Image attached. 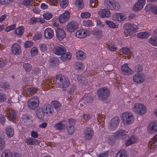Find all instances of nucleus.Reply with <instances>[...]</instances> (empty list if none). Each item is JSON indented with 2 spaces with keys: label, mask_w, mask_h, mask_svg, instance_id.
Here are the masks:
<instances>
[{
  "label": "nucleus",
  "mask_w": 157,
  "mask_h": 157,
  "mask_svg": "<svg viewBox=\"0 0 157 157\" xmlns=\"http://www.w3.org/2000/svg\"><path fill=\"white\" fill-rule=\"evenodd\" d=\"M55 84L58 87L62 88L63 90H65L64 88L68 87L70 84L68 78L60 75L56 76Z\"/></svg>",
  "instance_id": "f257e3e1"
},
{
  "label": "nucleus",
  "mask_w": 157,
  "mask_h": 157,
  "mask_svg": "<svg viewBox=\"0 0 157 157\" xmlns=\"http://www.w3.org/2000/svg\"><path fill=\"white\" fill-rule=\"evenodd\" d=\"M132 108L134 113L139 115L144 114L147 111L146 106L141 103H135L132 106Z\"/></svg>",
  "instance_id": "f03ea898"
},
{
  "label": "nucleus",
  "mask_w": 157,
  "mask_h": 157,
  "mask_svg": "<svg viewBox=\"0 0 157 157\" xmlns=\"http://www.w3.org/2000/svg\"><path fill=\"white\" fill-rule=\"evenodd\" d=\"M121 119L124 125L132 124L134 121V117L132 113L130 112H126L122 114Z\"/></svg>",
  "instance_id": "7ed1b4c3"
},
{
  "label": "nucleus",
  "mask_w": 157,
  "mask_h": 157,
  "mask_svg": "<svg viewBox=\"0 0 157 157\" xmlns=\"http://www.w3.org/2000/svg\"><path fill=\"white\" fill-rule=\"evenodd\" d=\"M104 3L106 7L111 10H117L120 9L119 3L114 0H105Z\"/></svg>",
  "instance_id": "20e7f679"
},
{
  "label": "nucleus",
  "mask_w": 157,
  "mask_h": 157,
  "mask_svg": "<svg viewBox=\"0 0 157 157\" xmlns=\"http://www.w3.org/2000/svg\"><path fill=\"white\" fill-rule=\"evenodd\" d=\"M128 133L127 132L124 130H119L114 133L113 135L110 137V139L115 140L124 139L128 136Z\"/></svg>",
  "instance_id": "39448f33"
},
{
  "label": "nucleus",
  "mask_w": 157,
  "mask_h": 157,
  "mask_svg": "<svg viewBox=\"0 0 157 157\" xmlns=\"http://www.w3.org/2000/svg\"><path fill=\"white\" fill-rule=\"evenodd\" d=\"M39 102V98L37 96H34L29 99L27 105L29 109H34L38 106Z\"/></svg>",
  "instance_id": "423d86ee"
},
{
  "label": "nucleus",
  "mask_w": 157,
  "mask_h": 157,
  "mask_svg": "<svg viewBox=\"0 0 157 157\" xmlns=\"http://www.w3.org/2000/svg\"><path fill=\"white\" fill-rule=\"evenodd\" d=\"M109 90L105 87L99 89L97 91V94L101 100H104L109 96Z\"/></svg>",
  "instance_id": "0eeeda50"
},
{
  "label": "nucleus",
  "mask_w": 157,
  "mask_h": 157,
  "mask_svg": "<svg viewBox=\"0 0 157 157\" xmlns=\"http://www.w3.org/2000/svg\"><path fill=\"white\" fill-rule=\"evenodd\" d=\"M124 33L126 36L130 35L131 32L138 29L136 25L129 23H126L124 25Z\"/></svg>",
  "instance_id": "6e6552de"
},
{
  "label": "nucleus",
  "mask_w": 157,
  "mask_h": 157,
  "mask_svg": "<svg viewBox=\"0 0 157 157\" xmlns=\"http://www.w3.org/2000/svg\"><path fill=\"white\" fill-rule=\"evenodd\" d=\"M120 122V119L119 117L115 116L112 118L110 121L108 128L110 130H113L116 129L118 126Z\"/></svg>",
  "instance_id": "1a4fd4ad"
},
{
  "label": "nucleus",
  "mask_w": 157,
  "mask_h": 157,
  "mask_svg": "<svg viewBox=\"0 0 157 157\" xmlns=\"http://www.w3.org/2000/svg\"><path fill=\"white\" fill-rule=\"evenodd\" d=\"M145 78V76L142 73H137L133 76V81L138 84L143 83Z\"/></svg>",
  "instance_id": "9d476101"
},
{
  "label": "nucleus",
  "mask_w": 157,
  "mask_h": 157,
  "mask_svg": "<svg viewBox=\"0 0 157 157\" xmlns=\"http://www.w3.org/2000/svg\"><path fill=\"white\" fill-rule=\"evenodd\" d=\"M147 131L149 134H153L157 131V122H151L149 123L147 127Z\"/></svg>",
  "instance_id": "9b49d317"
},
{
  "label": "nucleus",
  "mask_w": 157,
  "mask_h": 157,
  "mask_svg": "<svg viewBox=\"0 0 157 157\" xmlns=\"http://www.w3.org/2000/svg\"><path fill=\"white\" fill-rule=\"evenodd\" d=\"M93 136V132L91 129L86 128L84 130L83 133V138L86 140H91Z\"/></svg>",
  "instance_id": "f8f14e48"
},
{
  "label": "nucleus",
  "mask_w": 157,
  "mask_h": 157,
  "mask_svg": "<svg viewBox=\"0 0 157 157\" xmlns=\"http://www.w3.org/2000/svg\"><path fill=\"white\" fill-rule=\"evenodd\" d=\"M66 51L65 47L62 45H59L54 47L53 49V52L55 54L60 56L64 54Z\"/></svg>",
  "instance_id": "ddd939ff"
},
{
  "label": "nucleus",
  "mask_w": 157,
  "mask_h": 157,
  "mask_svg": "<svg viewBox=\"0 0 157 157\" xmlns=\"http://www.w3.org/2000/svg\"><path fill=\"white\" fill-rule=\"evenodd\" d=\"M42 108L46 116H50L53 113V108L52 105L49 104H45L43 105Z\"/></svg>",
  "instance_id": "4468645a"
},
{
  "label": "nucleus",
  "mask_w": 157,
  "mask_h": 157,
  "mask_svg": "<svg viewBox=\"0 0 157 157\" xmlns=\"http://www.w3.org/2000/svg\"><path fill=\"white\" fill-rule=\"evenodd\" d=\"M70 15V13L67 11H66L60 14L59 17V22L63 23L67 21L69 19Z\"/></svg>",
  "instance_id": "2eb2a0df"
},
{
  "label": "nucleus",
  "mask_w": 157,
  "mask_h": 157,
  "mask_svg": "<svg viewBox=\"0 0 157 157\" xmlns=\"http://www.w3.org/2000/svg\"><path fill=\"white\" fill-rule=\"evenodd\" d=\"M11 52L12 53L15 55H19L21 53V48L17 43H14L11 46Z\"/></svg>",
  "instance_id": "dca6fc26"
},
{
  "label": "nucleus",
  "mask_w": 157,
  "mask_h": 157,
  "mask_svg": "<svg viewBox=\"0 0 157 157\" xmlns=\"http://www.w3.org/2000/svg\"><path fill=\"white\" fill-rule=\"evenodd\" d=\"M78 23L75 21H71L67 25V30L71 32H73L78 28Z\"/></svg>",
  "instance_id": "f3484780"
},
{
  "label": "nucleus",
  "mask_w": 157,
  "mask_h": 157,
  "mask_svg": "<svg viewBox=\"0 0 157 157\" xmlns=\"http://www.w3.org/2000/svg\"><path fill=\"white\" fill-rule=\"evenodd\" d=\"M126 18V15L121 13H115L113 16V20L118 21L120 22L124 21L125 20Z\"/></svg>",
  "instance_id": "a211bd4d"
},
{
  "label": "nucleus",
  "mask_w": 157,
  "mask_h": 157,
  "mask_svg": "<svg viewBox=\"0 0 157 157\" xmlns=\"http://www.w3.org/2000/svg\"><path fill=\"white\" fill-rule=\"evenodd\" d=\"M98 14L101 17H109L110 16V12L108 9H101L98 12Z\"/></svg>",
  "instance_id": "6ab92c4d"
},
{
  "label": "nucleus",
  "mask_w": 157,
  "mask_h": 157,
  "mask_svg": "<svg viewBox=\"0 0 157 157\" xmlns=\"http://www.w3.org/2000/svg\"><path fill=\"white\" fill-rule=\"evenodd\" d=\"M56 33L57 38L60 40H62L66 36L65 32L61 29L57 28Z\"/></svg>",
  "instance_id": "aec40b11"
},
{
  "label": "nucleus",
  "mask_w": 157,
  "mask_h": 157,
  "mask_svg": "<svg viewBox=\"0 0 157 157\" xmlns=\"http://www.w3.org/2000/svg\"><path fill=\"white\" fill-rule=\"evenodd\" d=\"M67 122L65 121H62L55 124L54 127L57 130H62L65 129Z\"/></svg>",
  "instance_id": "412c9836"
},
{
  "label": "nucleus",
  "mask_w": 157,
  "mask_h": 157,
  "mask_svg": "<svg viewBox=\"0 0 157 157\" xmlns=\"http://www.w3.org/2000/svg\"><path fill=\"white\" fill-rule=\"evenodd\" d=\"M54 32L53 30L50 28H46L44 32V36L45 38L51 39L54 36Z\"/></svg>",
  "instance_id": "4be33fe9"
},
{
  "label": "nucleus",
  "mask_w": 157,
  "mask_h": 157,
  "mask_svg": "<svg viewBox=\"0 0 157 157\" xmlns=\"http://www.w3.org/2000/svg\"><path fill=\"white\" fill-rule=\"evenodd\" d=\"M122 72L126 75H129L132 74L133 71L128 67L127 64L123 65L121 67Z\"/></svg>",
  "instance_id": "5701e85b"
},
{
  "label": "nucleus",
  "mask_w": 157,
  "mask_h": 157,
  "mask_svg": "<svg viewBox=\"0 0 157 157\" xmlns=\"http://www.w3.org/2000/svg\"><path fill=\"white\" fill-rule=\"evenodd\" d=\"M88 35L87 31L84 29L77 31L75 33L76 37L79 38H83L86 37Z\"/></svg>",
  "instance_id": "b1692460"
},
{
  "label": "nucleus",
  "mask_w": 157,
  "mask_h": 157,
  "mask_svg": "<svg viewBox=\"0 0 157 157\" xmlns=\"http://www.w3.org/2000/svg\"><path fill=\"white\" fill-rule=\"evenodd\" d=\"M25 143L28 145H37L39 144L40 141L31 138H29L25 140Z\"/></svg>",
  "instance_id": "393cba45"
},
{
  "label": "nucleus",
  "mask_w": 157,
  "mask_h": 157,
  "mask_svg": "<svg viewBox=\"0 0 157 157\" xmlns=\"http://www.w3.org/2000/svg\"><path fill=\"white\" fill-rule=\"evenodd\" d=\"M138 140V137L136 136H132L130 138H128L125 142L126 146H129L136 143Z\"/></svg>",
  "instance_id": "a878e982"
},
{
  "label": "nucleus",
  "mask_w": 157,
  "mask_h": 157,
  "mask_svg": "<svg viewBox=\"0 0 157 157\" xmlns=\"http://www.w3.org/2000/svg\"><path fill=\"white\" fill-rule=\"evenodd\" d=\"M5 133L7 136L10 138L12 137L14 134V131L13 128L10 126L6 127Z\"/></svg>",
  "instance_id": "bb28decb"
},
{
  "label": "nucleus",
  "mask_w": 157,
  "mask_h": 157,
  "mask_svg": "<svg viewBox=\"0 0 157 157\" xmlns=\"http://www.w3.org/2000/svg\"><path fill=\"white\" fill-rule=\"evenodd\" d=\"M36 114L37 117L40 119H43L45 114L42 107L36 109Z\"/></svg>",
  "instance_id": "cd10ccee"
},
{
  "label": "nucleus",
  "mask_w": 157,
  "mask_h": 157,
  "mask_svg": "<svg viewBox=\"0 0 157 157\" xmlns=\"http://www.w3.org/2000/svg\"><path fill=\"white\" fill-rule=\"evenodd\" d=\"M24 28L22 26H20L17 28L15 31V35L19 37L21 36L24 32Z\"/></svg>",
  "instance_id": "c85d7f7f"
},
{
  "label": "nucleus",
  "mask_w": 157,
  "mask_h": 157,
  "mask_svg": "<svg viewBox=\"0 0 157 157\" xmlns=\"http://www.w3.org/2000/svg\"><path fill=\"white\" fill-rule=\"evenodd\" d=\"M44 20L39 17H32L29 20L30 23L32 24H34L40 22V23H43Z\"/></svg>",
  "instance_id": "c756f323"
},
{
  "label": "nucleus",
  "mask_w": 157,
  "mask_h": 157,
  "mask_svg": "<svg viewBox=\"0 0 157 157\" xmlns=\"http://www.w3.org/2000/svg\"><path fill=\"white\" fill-rule=\"evenodd\" d=\"M10 115L8 117L9 119L12 122H13L16 119V115L15 112L12 109L9 110Z\"/></svg>",
  "instance_id": "7c9ffc66"
},
{
  "label": "nucleus",
  "mask_w": 157,
  "mask_h": 157,
  "mask_svg": "<svg viewBox=\"0 0 157 157\" xmlns=\"http://www.w3.org/2000/svg\"><path fill=\"white\" fill-rule=\"evenodd\" d=\"M150 36V33L147 32H144L139 33L137 34L138 38L141 39H146Z\"/></svg>",
  "instance_id": "2f4dec72"
},
{
  "label": "nucleus",
  "mask_w": 157,
  "mask_h": 157,
  "mask_svg": "<svg viewBox=\"0 0 157 157\" xmlns=\"http://www.w3.org/2000/svg\"><path fill=\"white\" fill-rule=\"evenodd\" d=\"M76 58L78 59L82 60L85 58V54L82 51H78L76 53Z\"/></svg>",
  "instance_id": "473e14b6"
},
{
  "label": "nucleus",
  "mask_w": 157,
  "mask_h": 157,
  "mask_svg": "<svg viewBox=\"0 0 157 157\" xmlns=\"http://www.w3.org/2000/svg\"><path fill=\"white\" fill-rule=\"evenodd\" d=\"M71 54L70 53L67 52L66 54H63L60 56V59L62 61L67 60L71 58Z\"/></svg>",
  "instance_id": "72a5a7b5"
},
{
  "label": "nucleus",
  "mask_w": 157,
  "mask_h": 157,
  "mask_svg": "<svg viewBox=\"0 0 157 157\" xmlns=\"http://www.w3.org/2000/svg\"><path fill=\"white\" fill-rule=\"evenodd\" d=\"M22 121L24 122L26 124L28 125L30 124V123L31 122V120L29 116L25 114L22 116Z\"/></svg>",
  "instance_id": "f704fd0d"
},
{
  "label": "nucleus",
  "mask_w": 157,
  "mask_h": 157,
  "mask_svg": "<svg viewBox=\"0 0 157 157\" xmlns=\"http://www.w3.org/2000/svg\"><path fill=\"white\" fill-rule=\"evenodd\" d=\"M75 5V7L78 9H82L84 7L83 0H76Z\"/></svg>",
  "instance_id": "c9c22d12"
},
{
  "label": "nucleus",
  "mask_w": 157,
  "mask_h": 157,
  "mask_svg": "<svg viewBox=\"0 0 157 157\" xmlns=\"http://www.w3.org/2000/svg\"><path fill=\"white\" fill-rule=\"evenodd\" d=\"M77 78L78 81L82 84H87L88 82L87 80L85 77L78 75H77Z\"/></svg>",
  "instance_id": "e433bc0d"
},
{
  "label": "nucleus",
  "mask_w": 157,
  "mask_h": 157,
  "mask_svg": "<svg viewBox=\"0 0 157 157\" xmlns=\"http://www.w3.org/2000/svg\"><path fill=\"white\" fill-rule=\"evenodd\" d=\"M52 105L57 111H59L61 106V104L59 102L56 101H52Z\"/></svg>",
  "instance_id": "4c0bfd02"
},
{
  "label": "nucleus",
  "mask_w": 157,
  "mask_h": 157,
  "mask_svg": "<svg viewBox=\"0 0 157 157\" xmlns=\"http://www.w3.org/2000/svg\"><path fill=\"white\" fill-rule=\"evenodd\" d=\"M93 35L95 37L99 39L101 38L102 36V32L100 30H95L94 32Z\"/></svg>",
  "instance_id": "58836bf2"
},
{
  "label": "nucleus",
  "mask_w": 157,
  "mask_h": 157,
  "mask_svg": "<svg viewBox=\"0 0 157 157\" xmlns=\"http://www.w3.org/2000/svg\"><path fill=\"white\" fill-rule=\"evenodd\" d=\"M59 3L60 6L63 9L65 8L68 5V0H59Z\"/></svg>",
  "instance_id": "ea45409f"
},
{
  "label": "nucleus",
  "mask_w": 157,
  "mask_h": 157,
  "mask_svg": "<svg viewBox=\"0 0 157 157\" xmlns=\"http://www.w3.org/2000/svg\"><path fill=\"white\" fill-rule=\"evenodd\" d=\"M149 43L152 45L157 47V38L150 37L148 40Z\"/></svg>",
  "instance_id": "a19ab883"
},
{
  "label": "nucleus",
  "mask_w": 157,
  "mask_h": 157,
  "mask_svg": "<svg viewBox=\"0 0 157 157\" xmlns=\"http://www.w3.org/2000/svg\"><path fill=\"white\" fill-rule=\"evenodd\" d=\"M12 154L9 150L4 151L2 153L1 157H12Z\"/></svg>",
  "instance_id": "79ce46f5"
},
{
  "label": "nucleus",
  "mask_w": 157,
  "mask_h": 157,
  "mask_svg": "<svg viewBox=\"0 0 157 157\" xmlns=\"http://www.w3.org/2000/svg\"><path fill=\"white\" fill-rule=\"evenodd\" d=\"M93 24V21L92 20H88L83 21L82 24L85 27H90Z\"/></svg>",
  "instance_id": "37998d69"
},
{
  "label": "nucleus",
  "mask_w": 157,
  "mask_h": 157,
  "mask_svg": "<svg viewBox=\"0 0 157 157\" xmlns=\"http://www.w3.org/2000/svg\"><path fill=\"white\" fill-rule=\"evenodd\" d=\"M143 8V6L141 5H140L137 2L134 6L133 9L135 11H137L141 10Z\"/></svg>",
  "instance_id": "c03bdc74"
},
{
  "label": "nucleus",
  "mask_w": 157,
  "mask_h": 157,
  "mask_svg": "<svg viewBox=\"0 0 157 157\" xmlns=\"http://www.w3.org/2000/svg\"><path fill=\"white\" fill-rule=\"evenodd\" d=\"M106 24L108 25L109 27L113 28H118V25H116L112 21H105Z\"/></svg>",
  "instance_id": "a18cd8bd"
},
{
  "label": "nucleus",
  "mask_w": 157,
  "mask_h": 157,
  "mask_svg": "<svg viewBox=\"0 0 157 157\" xmlns=\"http://www.w3.org/2000/svg\"><path fill=\"white\" fill-rule=\"evenodd\" d=\"M37 91V89L36 88H30L27 89L26 92L27 94L32 95Z\"/></svg>",
  "instance_id": "49530a36"
},
{
  "label": "nucleus",
  "mask_w": 157,
  "mask_h": 157,
  "mask_svg": "<svg viewBox=\"0 0 157 157\" xmlns=\"http://www.w3.org/2000/svg\"><path fill=\"white\" fill-rule=\"evenodd\" d=\"M116 157H127V155L125 151L121 150L117 154Z\"/></svg>",
  "instance_id": "de8ad7c7"
},
{
  "label": "nucleus",
  "mask_w": 157,
  "mask_h": 157,
  "mask_svg": "<svg viewBox=\"0 0 157 157\" xmlns=\"http://www.w3.org/2000/svg\"><path fill=\"white\" fill-rule=\"evenodd\" d=\"M75 68L78 70H81L84 68V66L81 62H77L75 64Z\"/></svg>",
  "instance_id": "09e8293b"
},
{
  "label": "nucleus",
  "mask_w": 157,
  "mask_h": 157,
  "mask_svg": "<svg viewBox=\"0 0 157 157\" xmlns=\"http://www.w3.org/2000/svg\"><path fill=\"white\" fill-rule=\"evenodd\" d=\"M52 13L50 12H47L44 13L43 16L46 19L48 20L51 19L52 17Z\"/></svg>",
  "instance_id": "8fccbe9b"
},
{
  "label": "nucleus",
  "mask_w": 157,
  "mask_h": 157,
  "mask_svg": "<svg viewBox=\"0 0 157 157\" xmlns=\"http://www.w3.org/2000/svg\"><path fill=\"white\" fill-rule=\"evenodd\" d=\"M7 99L6 95L4 93L0 92V102H3Z\"/></svg>",
  "instance_id": "3c124183"
},
{
  "label": "nucleus",
  "mask_w": 157,
  "mask_h": 157,
  "mask_svg": "<svg viewBox=\"0 0 157 157\" xmlns=\"http://www.w3.org/2000/svg\"><path fill=\"white\" fill-rule=\"evenodd\" d=\"M91 16V14L88 12H85L82 13L80 14V16L83 18H87Z\"/></svg>",
  "instance_id": "603ef678"
},
{
  "label": "nucleus",
  "mask_w": 157,
  "mask_h": 157,
  "mask_svg": "<svg viewBox=\"0 0 157 157\" xmlns=\"http://www.w3.org/2000/svg\"><path fill=\"white\" fill-rule=\"evenodd\" d=\"M16 25L15 24L7 27L5 29L6 32H8L14 29L16 27Z\"/></svg>",
  "instance_id": "864d4df0"
},
{
  "label": "nucleus",
  "mask_w": 157,
  "mask_h": 157,
  "mask_svg": "<svg viewBox=\"0 0 157 157\" xmlns=\"http://www.w3.org/2000/svg\"><path fill=\"white\" fill-rule=\"evenodd\" d=\"M67 130L68 133L70 135L72 134L75 130V128L74 126L69 125L67 128Z\"/></svg>",
  "instance_id": "5fc2aeb1"
},
{
  "label": "nucleus",
  "mask_w": 157,
  "mask_h": 157,
  "mask_svg": "<svg viewBox=\"0 0 157 157\" xmlns=\"http://www.w3.org/2000/svg\"><path fill=\"white\" fill-rule=\"evenodd\" d=\"M38 53V50L36 47L32 48L31 50L30 53L31 56H34Z\"/></svg>",
  "instance_id": "6e6d98bb"
},
{
  "label": "nucleus",
  "mask_w": 157,
  "mask_h": 157,
  "mask_svg": "<svg viewBox=\"0 0 157 157\" xmlns=\"http://www.w3.org/2000/svg\"><path fill=\"white\" fill-rule=\"evenodd\" d=\"M90 6L93 8L97 6L98 4V0H90Z\"/></svg>",
  "instance_id": "4d7b16f0"
},
{
  "label": "nucleus",
  "mask_w": 157,
  "mask_h": 157,
  "mask_svg": "<svg viewBox=\"0 0 157 157\" xmlns=\"http://www.w3.org/2000/svg\"><path fill=\"white\" fill-rule=\"evenodd\" d=\"M39 48L41 51L44 52L48 49L47 45L45 44H41L39 45Z\"/></svg>",
  "instance_id": "13d9d810"
},
{
  "label": "nucleus",
  "mask_w": 157,
  "mask_h": 157,
  "mask_svg": "<svg viewBox=\"0 0 157 157\" xmlns=\"http://www.w3.org/2000/svg\"><path fill=\"white\" fill-rule=\"evenodd\" d=\"M83 100L84 101V102L85 104L88 103H90L92 101V98L91 97H84Z\"/></svg>",
  "instance_id": "bf43d9fd"
},
{
  "label": "nucleus",
  "mask_w": 157,
  "mask_h": 157,
  "mask_svg": "<svg viewBox=\"0 0 157 157\" xmlns=\"http://www.w3.org/2000/svg\"><path fill=\"white\" fill-rule=\"evenodd\" d=\"M153 144H150V145L149 146L150 151L151 152H153L155 149L157 148V145L155 144V143H152Z\"/></svg>",
  "instance_id": "052dcab7"
},
{
  "label": "nucleus",
  "mask_w": 157,
  "mask_h": 157,
  "mask_svg": "<svg viewBox=\"0 0 157 157\" xmlns=\"http://www.w3.org/2000/svg\"><path fill=\"white\" fill-rule=\"evenodd\" d=\"M23 67L24 69L27 71H29L32 69V66L28 63H25L23 64Z\"/></svg>",
  "instance_id": "680f3d73"
},
{
  "label": "nucleus",
  "mask_w": 157,
  "mask_h": 157,
  "mask_svg": "<svg viewBox=\"0 0 157 157\" xmlns=\"http://www.w3.org/2000/svg\"><path fill=\"white\" fill-rule=\"evenodd\" d=\"M143 70V68L142 65L140 64H137L136 65L135 71L136 72H141Z\"/></svg>",
  "instance_id": "e2e57ef3"
},
{
  "label": "nucleus",
  "mask_w": 157,
  "mask_h": 157,
  "mask_svg": "<svg viewBox=\"0 0 157 157\" xmlns=\"http://www.w3.org/2000/svg\"><path fill=\"white\" fill-rule=\"evenodd\" d=\"M131 50L130 49L125 47L124 48L122 49V52L124 54H129L131 52Z\"/></svg>",
  "instance_id": "0e129e2a"
},
{
  "label": "nucleus",
  "mask_w": 157,
  "mask_h": 157,
  "mask_svg": "<svg viewBox=\"0 0 157 157\" xmlns=\"http://www.w3.org/2000/svg\"><path fill=\"white\" fill-rule=\"evenodd\" d=\"M97 25L100 28L104 27L105 24L104 22H101L100 20H96Z\"/></svg>",
  "instance_id": "69168bd1"
},
{
  "label": "nucleus",
  "mask_w": 157,
  "mask_h": 157,
  "mask_svg": "<svg viewBox=\"0 0 157 157\" xmlns=\"http://www.w3.org/2000/svg\"><path fill=\"white\" fill-rule=\"evenodd\" d=\"M33 45V43L30 41H27L24 44V47L25 48H28L32 46Z\"/></svg>",
  "instance_id": "338daca9"
},
{
  "label": "nucleus",
  "mask_w": 157,
  "mask_h": 157,
  "mask_svg": "<svg viewBox=\"0 0 157 157\" xmlns=\"http://www.w3.org/2000/svg\"><path fill=\"white\" fill-rule=\"evenodd\" d=\"M151 12L154 14H157V5H153L152 6Z\"/></svg>",
  "instance_id": "774afa93"
}]
</instances>
